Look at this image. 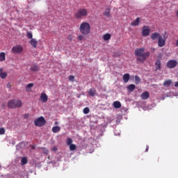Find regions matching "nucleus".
<instances>
[{
	"mask_svg": "<svg viewBox=\"0 0 178 178\" xmlns=\"http://www.w3.org/2000/svg\"><path fill=\"white\" fill-rule=\"evenodd\" d=\"M144 47L138 48L135 49V55L137 56L136 60L138 63H144L147 60V58H149L151 53L149 51H146Z\"/></svg>",
	"mask_w": 178,
	"mask_h": 178,
	"instance_id": "nucleus-1",
	"label": "nucleus"
},
{
	"mask_svg": "<svg viewBox=\"0 0 178 178\" xmlns=\"http://www.w3.org/2000/svg\"><path fill=\"white\" fill-rule=\"evenodd\" d=\"M79 31L83 35H88L91 33V26L88 22H83L79 26Z\"/></svg>",
	"mask_w": 178,
	"mask_h": 178,
	"instance_id": "nucleus-2",
	"label": "nucleus"
},
{
	"mask_svg": "<svg viewBox=\"0 0 178 178\" xmlns=\"http://www.w3.org/2000/svg\"><path fill=\"white\" fill-rule=\"evenodd\" d=\"M88 16V10L87 8H79L74 15L75 19H86Z\"/></svg>",
	"mask_w": 178,
	"mask_h": 178,
	"instance_id": "nucleus-3",
	"label": "nucleus"
},
{
	"mask_svg": "<svg viewBox=\"0 0 178 178\" xmlns=\"http://www.w3.org/2000/svg\"><path fill=\"white\" fill-rule=\"evenodd\" d=\"M22 104H23V102H22V100H19V99H12L8 102V106L11 109L20 108Z\"/></svg>",
	"mask_w": 178,
	"mask_h": 178,
	"instance_id": "nucleus-4",
	"label": "nucleus"
},
{
	"mask_svg": "<svg viewBox=\"0 0 178 178\" xmlns=\"http://www.w3.org/2000/svg\"><path fill=\"white\" fill-rule=\"evenodd\" d=\"M34 123L37 127H42V126H45V118L44 117H40L34 121Z\"/></svg>",
	"mask_w": 178,
	"mask_h": 178,
	"instance_id": "nucleus-5",
	"label": "nucleus"
},
{
	"mask_svg": "<svg viewBox=\"0 0 178 178\" xmlns=\"http://www.w3.org/2000/svg\"><path fill=\"white\" fill-rule=\"evenodd\" d=\"M151 33V29L148 26H144L142 28V35L143 37H148Z\"/></svg>",
	"mask_w": 178,
	"mask_h": 178,
	"instance_id": "nucleus-6",
	"label": "nucleus"
},
{
	"mask_svg": "<svg viewBox=\"0 0 178 178\" xmlns=\"http://www.w3.org/2000/svg\"><path fill=\"white\" fill-rule=\"evenodd\" d=\"M177 66V60H170L167 62V67L168 69H175Z\"/></svg>",
	"mask_w": 178,
	"mask_h": 178,
	"instance_id": "nucleus-7",
	"label": "nucleus"
},
{
	"mask_svg": "<svg viewBox=\"0 0 178 178\" xmlns=\"http://www.w3.org/2000/svg\"><path fill=\"white\" fill-rule=\"evenodd\" d=\"M11 51L13 54H20L23 51V47L21 45L14 46L13 47Z\"/></svg>",
	"mask_w": 178,
	"mask_h": 178,
	"instance_id": "nucleus-8",
	"label": "nucleus"
},
{
	"mask_svg": "<svg viewBox=\"0 0 178 178\" xmlns=\"http://www.w3.org/2000/svg\"><path fill=\"white\" fill-rule=\"evenodd\" d=\"M165 44L166 40L161 35V37L158 39V47L162 48L163 47H165Z\"/></svg>",
	"mask_w": 178,
	"mask_h": 178,
	"instance_id": "nucleus-9",
	"label": "nucleus"
},
{
	"mask_svg": "<svg viewBox=\"0 0 178 178\" xmlns=\"http://www.w3.org/2000/svg\"><path fill=\"white\" fill-rule=\"evenodd\" d=\"M162 36V35H161V33H158V32H154L153 33L151 34V40H152V41H155V40L156 39H159Z\"/></svg>",
	"mask_w": 178,
	"mask_h": 178,
	"instance_id": "nucleus-10",
	"label": "nucleus"
},
{
	"mask_svg": "<svg viewBox=\"0 0 178 178\" xmlns=\"http://www.w3.org/2000/svg\"><path fill=\"white\" fill-rule=\"evenodd\" d=\"M155 72H158V70H161L162 69V63L157 60L154 63Z\"/></svg>",
	"mask_w": 178,
	"mask_h": 178,
	"instance_id": "nucleus-11",
	"label": "nucleus"
},
{
	"mask_svg": "<svg viewBox=\"0 0 178 178\" xmlns=\"http://www.w3.org/2000/svg\"><path fill=\"white\" fill-rule=\"evenodd\" d=\"M40 101L43 103L48 102V95L45 93H42L40 95Z\"/></svg>",
	"mask_w": 178,
	"mask_h": 178,
	"instance_id": "nucleus-12",
	"label": "nucleus"
},
{
	"mask_svg": "<svg viewBox=\"0 0 178 178\" xmlns=\"http://www.w3.org/2000/svg\"><path fill=\"white\" fill-rule=\"evenodd\" d=\"M29 44H31V45L33 47V48H37V45H38V42L33 38L31 39V40L29 41Z\"/></svg>",
	"mask_w": 178,
	"mask_h": 178,
	"instance_id": "nucleus-13",
	"label": "nucleus"
},
{
	"mask_svg": "<svg viewBox=\"0 0 178 178\" xmlns=\"http://www.w3.org/2000/svg\"><path fill=\"white\" fill-rule=\"evenodd\" d=\"M113 106L115 109H120V108H122V104L119 101L114 102Z\"/></svg>",
	"mask_w": 178,
	"mask_h": 178,
	"instance_id": "nucleus-14",
	"label": "nucleus"
},
{
	"mask_svg": "<svg viewBox=\"0 0 178 178\" xmlns=\"http://www.w3.org/2000/svg\"><path fill=\"white\" fill-rule=\"evenodd\" d=\"M88 95H90V97H95V94H97V90L94 88H91L89 90V91L88 92Z\"/></svg>",
	"mask_w": 178,
	"mask_h": 178,
	"instance_id": "nucleus-15",
	"label": "nucleus"
},
{
	"mask_svg": "<svg viewBox=\"0 0 178 178\" xmlns=\"http://www.w3.org/2000/svg\"><path fill=\"white\" fill-rule=\"evenodd\" d=\"M124 80V83H129L130 80V74H124L122 77Z\"/></svg>",
	"mask_w": 178,
	"mask_h": 178,
	"instance_id": "nucleus-16",
	"label": "nucleus"
},
{
	"mask_svg": "<svg viewBox=\"0 0 178 178\" xmlns=\"http://www.w3.org/2000/svg\"><path fill=\"white\" fill-rule=\"evenodd\" d=\"M3 69L0 68V77L1 79H6L8 77V73L6 72H2Z\"/></svg>",
	"mask_w": 178,
	"mask_h": 178,
	"instance_id": "nucleus-17",
	"label": "nucleus"
},
{
	"mask_svg": "<svg viewBox=\"0 0 178 178\" xmlns=\"http://www.w3.org/2000/svg\"><path fill=\"white\" fill-rule=\"evenodd\" d=\"M127 90L129 91V92H133L136 90V85L134 84H130L127 86Z\"/></svg>",
	"mask_w": 178,
	"mask_h": 178,
	"instance_id": "nucleus-18",
	"label": "nucleus"
},
{
	"mask_svg": "<svg viewBox=\"0 0 178 178\" xmlns=\"http://www.w3.org/2000/svg\"><path fill=\"white\" fill-rule=\"evenodd\" d=\"M140 97L143 99H148L149 98V93L148 92H144Z\"/></svg>",
	"mask_w": 178,
	"mask_h": 178,
	"instance_id": "nucleus-19",
	"label": "nucleus"
},
{
	"mask_svg": "<svg viewBox=\"0 0 178 178\" xmlns=\"http://www.w3.org/2000/svg\"><path fill=\"white\" fill-rule=\"evenodd\" d=\"M138 24H140V17H137L136 20L133 21L131 23V26H138Z\"/></svg>",
	"mask_w": 178,
	"mask_h": 178,
	"instance_id": "nucleus-20",
	"label": "nucleus"
},
{
	"mask_svg": "<svg viewBox=\"0 0 178 178\" xmlns=\"http://www.w3.org/2000/svg\"><path fill=\"white\" fill-rule=\"evenodd\" d=\"M170 84H172V80L170 79H168V80H165L163 83V86L164 87H169V86H170Z\"/></svg>",
	"mask_w": 178,
	"mask_h": 178,
	"instance_id": "nucleus-21",
	"label": "nucleus"
},
{
	"mask_svg": "<svg viewBox=\"0 0 178 178\" xmlns=\"http://www.w3.org/2000/svg\"><path fill=\"white\" fill-rule=\"evenodd\" d=\"M111 33H106L103 35V40L104 41H109V39L111 38Z\"/></svg>",
	"mask_w": 178,
	"mask_h": 178,
	"instance_id": "nucleus-22",
	"label": "nucleus"
},
{
	"mask_svg": "<svg viewBox=\"0 0 178 178\" xmlns=\"http://www.w3.org/2000/svg\"><path fill=\"white\" fill-rule=\"evenodd\" d=\"M31 70L32 72H38V70H40V67L36 65H33L31 67Z\"/></svg>",
	"mask_w": 178,
	"mask_h": 178,
	"instance_id": "nucleus-23",
	"label": "nucleus"
},
{
	"mask_svg": "<svg viewBox=\"0 0 178 178\" xmlns=\"http://www.w3.org/2000/svg\"><path fill=\"white\" fill-rule=\"evenodd\" d=\"M51 131H53L54 133H58V132L60 131V127L56 126V127H52Z\"/></svg>",
	"mask_w": 178,
	"mask_h": 178,
	"instance_id": "nucleus-24",
	"label": "nucleus"
},
{
	"mask_svg": "<svg viewBox=\"0 0 178 178\" xmlns=\"http://www.w3.org/2000/svg\"><path fill=\"white\" fill-rule=\"evenodd\" d=\"M27 157H22L21 159V165L23 166L24 165H27Z\"/></svg>",
	"mask_w": 178,
	"mask_h": 178,
	"instance_id": "nucleus-25",
	"label": "nucleus"
},
{
	"mask_svg": "<svg viewBox=\"0 0 178 178\" xmlns=\"http://www.w3.org/2000/svg\"><path fill=\"white\" fill-rule=\"evenodd\" d=\"M6 59L5 52L0 53V62H3Z\"/></svg>",
	"mask_w": 178,
	"mask_h": 178,
	"instance_id": "nucleus-26",
	"label": "nucleus"
},
{
	"mask_svg": "<svg viewBox=\"0 0 178 178\" xmlns=\"http://www.w3.org/2000/svg\"><path fill=\"white\" fill-rule=\"evenodd\" d=\"M141 81V79L138 76H135V83L136 84H140V82Z\"/></svg>",
	"mask_w": 178,
	"mask_h": 178,
	"instance_id": "nucleus-27",
	"label": "nucleus"
},
{
	"mask_svg": "<svg viewBox=\"0 0 178 178\" xmlns=\"http://www.w3.org/2000/svg\"><path fill=\"white\" fill-rule=\"evenodd\" d=\"M83 112L85 115H88V113H90V108L88 107H86L83 108Z\"/></svg>",
	"mask_w": 178,
	"mask_h": 178,
	"instance_id": "nucleus-28",
	"label": "nucleus"
},
{
	"mask_svg": "<svg viewBox=\"0 0 178 178\" xmlns=\"http://www.w3.org/2000/svg\"><path fill=\"white\" fill-rule=\"evenodd\" d=\"M27 38H29V40H33V33L30 31L27 32Z\"/></svg>",
	"mask_w": 178,
	"mask_h": 178,
	"instance_id": "nucleus-29",
	"label": "nucleus"
},
{
	"mask_svg": "<svg viewBox=\"0 0 178 178\" xmlns=\"http://www.w3.org/2000/svg\"><path fill=\"white\" fill-rule=\"evenodd\" d=\"M76 148V145L74 144L70 145V151H75Z\"/></svg>",
	"mask_w": 178,
	"mask_h": 178,
	"instance_id": "nucleus-30",
	"label": "nucleus"
},
{
	"mask_svg": "<svg viewBox=\"0 0 178 178\" xmlns=\"http://www.w3.org/2000/svg\"><path fill=\"white\" fill-rule=\"evenodd\" d=\"M72 143H73V140H72V138H68L67 139V145H72Z\"/></svg>",
	"mask_w": 178,
	"mask_h": 178,
	"instance_id": "nucleus-31",
	"label": "nucleus"
},
{
	"mask_svg": "<svg viewBox=\"0 0 178 178\" xmlns=\"http://www.w3.org/2000/svg\"><path fill=\"white\" fill-rule=\"evenodd\" d=\"M42 149H43V153L46 155H48V154H49V150L45 149V147H42Z\"/></svg>",
	"mask_w": 178,
	"mask_h": 178,
	"instance_id": "nucleus-32",
	"label": "nucleus"
},
{
	"mask_svg": "<svg viewBox=\"0 0 178 178\" xmlns=\"http://www.w3.org/2000/svg\"><path fill=\"white\" fill-rule=\"evenodd\" d=\"M82 40H84V35H79L78 36V40L79 41H82Z\"/></svg>",
	"mask_w": 178,
	"mask_h": 178,
	"instance_id": "nucleus-33",
	"label": "nucleus"
},
{
	"mask_svg": "<svg viewBox=\"0 0 178 178\" xmlns=\"http://www.w3.org/2000/svg\"><path fill=\"white\" fill-rule=\"evenodd\" d=\"M69 80H70V81H74V76L70 75L69 76Z\"/></svg>",
	"mask_w": 178,
	"mask_h": 178,
	"instance_id": "nucleus-34",
	"label": "nucleus"
},
{
	"mask_svg": "<svg viewBox=\"0 0 178 178\" xmlns=\"http://www.w3.org/2000/svg\"><path fill=\"white\" fill-rule=\"evenodd\" d=\"M0 134H5V128H0Z\"/></svg>",
	"mask_w": 178,
	"mask_h": 178,
	"instance_id": "nucleus-35",
	"label": "nucleus"
},
{
	"mask_svg": "<svg viewBox=\"0 0 178 178\" xmlns=\"http://www.w3.org/2000/svg\"><path fill=\"white\" fill-rule=\"evenodd\" d=\"M34 84L33 83H29L27 86H26V88L29 89V88H32V87H33Z\"/></svg>",
	"mask_w": 178,
	"mask_h": 178,
	"instance_id": "nucleus-36",
	"label": "nucleus"
},
{
	"mask_svg": "<svg viewBox=\"0 0 178 178\" xmlns=\"http://www.w3.org/2000/svg\"><path fill=\"white\" fill-rule=\"evenodd\" d=\"M51 151H54V152H56V151H58V147H53L51 148Z\"/></svg>",
	"mask_w": 178,
	"mask_h": 178,
	"instance_id": "nucleus-37",
	"label": "nucleus"
},
{
	"mask_svg": "<svg viewBox=\"0 0 178 178\" xmlns=\"http://www.w3.org/2000/svg\"><path fill=\"white\" fill-rule=\"evenodd\" d=\"M68 40H69V41H72V40H73V35H68Z\"/></svg>",
	"mask_w": 178,
	"mask_h": 178,
	"instance_id": "nucleus-38",
	"label": "nucleus"
},
{
	"mask_svg": "<svg viewBox=\"0 0 178 178\" xmlns=\"http://www.w3.org/2000/svg\"><path fill=\"white\" fill-rule=\"evenodd\" d=\"M109 15H110L109 11H106V12L104 13V16H109Z\"/></svg>",
	"mask_w": 178,
	"mask_h": 178,
	"instance_id": "nucleus-39",
	"label": "nucleus"
},
{
	"mask_svg": "<svg viewBox=\"0 0 178 178\" xmlns=\"http://www.w3.org/2000/svg\"><path fill=\"white\" fill-rule=\"evenodd\" d=\"M175 87H177V88H178V81H176L175 83Z\"/></svg>",
	"mask_w": 178,
	"mask_h": 178,
	"instance_id": "nucleus-40",
	"label": "nucleus"
},
{
	"mask_svg": "<svg viewBox=\"0 0 178 178\" xmlns=\"http://www.w3.org/2000/svg\"><path fill=\"white\" fill-rule=\"evenodd\" d=\"M7 87H8V88H10V87H12V85H10V83H8Z\"/></svg>",
	"mask_w": 178,
	"mask_h": 178,
	"instance_id": "nucleus-41",
	"label": "nucleus"
},
{
	"mask_svg": "<svg viewBox=\"0 0 178 178\" xmlns=\"http://www.w3.org/2000/svg\"><path fill=\"white\" fill-rule=\"evenodd\" d=\"M148 149H149V146H147V147H146L145 152H148Z\"/></svg>",
	"mask_w": 178,
	"mask_h": 178,
	"instance_id": "nucleus-42",
	"label": "nucleus"
},
{
	"mask_svg": "<svg viewBox=\"0 0 178 178\" xmlns=\"http://www.w3.org/2000/svg\"><path fill=\"white\" fill-rule=\"evenodd\" d=\"M24 118H29V114H24Z\"/></svg>",
	"mask_w": 178,
	"mask_h": 178,
	"instance_id": "nucleus-43",
	"label": "nucleus"
},
{
	"mask_svg": "<svg viewBox=\"0 0 178 178\" xmlns=\"http://www.w3.org/2000/svg\"><path fill=\"white\" fill-rule=\"evenodd\" d=\"M176 47H178V39H177V40L176 42Z\"/></svg>",
	"mask_w": 178,
	"mask_h": 178,
	"instance_id": "nucleus-44",
	"label": "nucleus"
},
{
	"mask_svg": "<svg viewBox=\"0 0 178 178\" xmlns=\"http://www.w3.org/2000/svg\"><path fill=\"white\" fill-rule=\"evenodd\" d=\"M58 123V122H56L55 124H56Z\"/></svg>",
	"mask_w": 178,
	"mask_h": 178,
	"instance_id": "nucleus-45",
	"label": "nucleus"
}]
</instances>
